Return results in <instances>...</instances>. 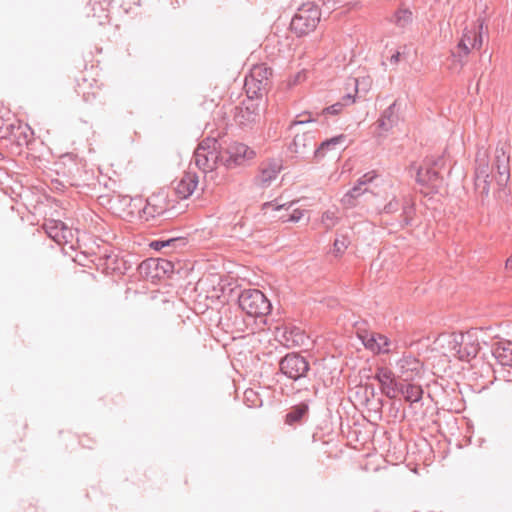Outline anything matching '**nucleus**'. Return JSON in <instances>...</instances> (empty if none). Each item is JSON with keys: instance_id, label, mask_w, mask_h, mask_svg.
Listing matches in <instances>:
<instances>
[{"instance_id": "obj_7", "label": "nucleus", "mask_w": 512, "mask_h": 512, "mask_svg": "<svg viewBox=\"0 0 512 512\" xmlns=\"http://www.w3.org/2000/svg\"><path fill=\"white\" fill-rule=\"evenodd\" d=\"M171 214V205L168 195L165 191L153 193L146 199V204L139 212V217L143 222L155 224V221L163 216Z\"/></svg>"}, {"instance_id": "obj_23", "label": "nucleus", "mask_w": 512, "mask_h": 512, "mask_svg": "<svg viewBox=\"0 0 512 512\" xmlns=\"http://www.w3.org/2000/svg\"><path fill=\"white\" fill-rule=\"evenodd\" d=\"M281 338L283 344L289 348L304 344L305 334L296 326L284 327Z\"/></svg>"}, {"instance_id": "obj_51", "label": "nucleus", "mask_w": 512, "mask_h": 512, "mask_svg": "<svg viewBox=\"0 0 512 512\" xmlns=\"http://www.w3.org/2000/svg\"><path fill=\"white\" fill-rule=\"evenodd\" d=\"M249 393H250V394H253V391H246V392H245V396H246V398H248V394H249Z\"/></svg>"}, {"instance_id": "obj_45", "label": "nucleus", "mask_w": 512, "mask_h": 512, "mask_svg": "<svg viewBox=\"0 0 512 512\" xmlns=\"http://www.w3.org/2000/svg\"><path fill=\"white\" fill-rule=\"evenodd\" d=\"M161 265L162 270L166 273L168 271H172L173 265L170 261L163 260L161 263H158L157 266Z\"/></svg>"}, {"instance_id": "obj_27", "label": "nucleus", "mask_w": 512, "mask_h": 512, "mask_svg": "<svg viewBox=\"0 0 512 512\" xmlns=\"http://www.w3.org/2000/svg\"><path fill=\"white\" fill-rule=\"evenodd\" d=\"M346 136L341 134L338 136H334L330 139H326L323 141L318 148L314 150V156L316 158H322L325 156L327 151L336 150L338 145H342L345 141Z\"/></svg>"}, {"instance_id": "obj_44", "label": "nucleus", "mask_w": 512, "mask_h": 512, "mask_svg": "<svg viewBox=\"0 0 512 512\" xmlns=\"http://www.w3.org/2000/svg\"><path fill=\"white\" fill-rule=\"evenodd\" d=\"M340 102L345 103V106L350 105L355 102V96L348 93L342 97Z\"/></svg>"}, {"instance_id": "obj_32", "label": "nucleus", "mask_w": 512, "mask_h": 512, "mask_svg": "<svg viewBox=\"0 0 512 512\" xmlns=\"http://www.w3.org/2000/svg\"><path fill=\"white\" fill-rule=\"evenodd\" d=\"M402 208V213L400 215L401 222L400 225L402 227L411 225L413 216L415 213V209L412 203L408 200H405L404 203L400 206Z\"/></svg>"}, {"instance_id": "obj_21", "label": "nucleus", "mask_w": 512, "mask_h": 512, "mask_svg": "<svg viewBox=\"0 0 512 512\" xmlns=\"http://www.w3.org/2000/svg\"><path fill=\"white\" fill-rule=\"evenodd\" d=\"M492 354L500 365L512 367V342H496L492 347Z\"/></svg>"}, {"instance_id": "obj_47", "label": "nucleus", "mask_w": 512, "mask_h": 512, "mask_svg": "<svg viewBox=\"0 0 512 512\" xmlns=\"http://www.w3.org/2000/svg\"><path fill=\"white\" fill-rule=\"evenodd\" d=\"M400 56H401V54H400V52H399V51L395 52V53L390 57V62H391L392 64H397V63L399 62V60H400Z\"/></svg>"}, {"instance_id": "obj_33", "label": "nucleus", "mask_w": 512, "mask_h": 512, "mask_svg": "<svg viewBox=\"0 0 512 512\" xmlns=\"http://www.w3.org/2000/svg\"><path fill=\"white\" fill-rule=\"evenodd\" d=\"M338 220L336 213L330 210L325 211L321 217V223L326 230L332 229L338 223Z\"/></svg>"}, {"instance_id": "obj_18", "label": "nucleus", "mask_w": 512, "mask_h": 512, "mask_svg": "<svg viewBox=\"0 0 512 512\" xmlns=\"http://www.w3.org/2000/svg\"><path fill=\"white\" fill-rule=\"evenodd\" d=\"M199 177L195 172H186L175 187V192L179 198L187 199L193 194L198 186Z\"/></svg>"}, {"instance_id": "obj_1", "label": "nucleus", "mask_w": 512, "mask_h": 512, "mask_svg": "<svg viewBox=\"0 0 512 512\" xmlns=\"http://www.w3.org/2000/svg\"><path fill=\"white\" fill-rule=\"evenodd\" d=\"M510 157L504 148H496L492 166H489L485 150H479L475 158V190L482 197L490 192V183L494 179L499 188L505 187L510 179Z\"/></svg>"}, {"instance_id": "obj_3", "label": "nucleus", "mask_w": 512, "mask_h": 512, "mask_svg": "<svg viewBox=\"0 0 512 512\" xmlns=\"http://www.w3.org/2000/svg\"><path fill=\"white\" fill-rule=\"evenodd\" d=\"M279 372L295 384L301 385L309 376L311 371L310 363L305 356L299 352L287 353L279 360Z\"/></svg>"}, {"instance_id": "obj_42", "label": "nucleus", "mask_w": 512, "mask_h": 512, "mask_svg": "<svg viewBox=\"0 0 512 512\" xmlns=\"http://www.w3.org/2000/svg\"><path fill=\"white\" fill-rule=\"evenodd\" d=\"M482 46V35L472 32V48H480Z\"/></svg>"}, {"instance_id": "obj_17", "label": "nucleus", "mask_w": 512, "mask_h": 512, "mask_svg": "<svg viewBox=\"0 0 512 512\" xmlns=\"http://www.w3.org/2000/svg\"><path fill=\"white\" fill-rule=\"evenodd\" d=\"M279 172L280 166L275 162L263 165L259 173L254 177L253 183L259 188H266L276 179Z\"/></svg>"}, {"instance_id": "obj_25", "label": "nucleus", "mask_w": 512, "mask_h": 512, "mask_svg": "<svg viewBox=\"0 0 512 512\" xmlns=\"http://www.w3.org/2000/svg\"><path fill=\"white\" fill-rule=\"evenodd\" d=\"M439 173L432 167H419L416 173V181L424 186H436V182L439 180Z\"/></svg>"}, {"instance_id": "obj_11", "label": "nucleus", "mask_w": 512, "mask_h": 512, "mask_svg": "<svg viewBox=\"0 0 512 512\" xmlns=\"http://www.w3.org/2000/svg\"><path fill=\"white\" fill-rule=\"evenodd\" d=\"M374 379L380 384L381 392L389 399H395L399 394L400 384L395 380L394 373L386 367H378Z\"/></svg>"}, {"instance_id": "obj_35", "label": "nucleus", "mask_w": 512, "mask_h": 512, "mask_svg": "<svg viewBox=\"0 0 512 512\" xmlns=\"http://www.w3.org/2000/svg\"><path fill=\"white\" fill-rule=\"evenodd\" d=\"M166 241L170 242L166 245V248H171L172 250L182 248L187 244V240L184 237H171L167 238Z\"/></svg>"}, {"instance_id": "obj_29", "label": "nucleus", "mask_w": 512, "mask_h": 512, "mask_svg": "<svg viewBox=\"0 0 512 512\" xmlns=\"http://www.w3.org/2000/svg\"><path fill=\"white\" fill-rule=\"evenodd\" d=\"M366 191V189L356 183L349 191H347V193L344 194L341 199V203L347 208L355 207L357 198Z\"/></svg>"}, {"instance_id": "obj_19", "label": "nucleus", "mask_w": 512, "mask_h": 512, "mask_svg": "<svg viewBox=\"0 0 512 512\" xmlns=\"http://www.w3.org/2000/svg\"><path fill=\"white\" fill-rule=\"evenodd\" d=\"M105 271L106 273L124 275L132 267V264L124 257H119L117 254H109L105 256Z\"/></svg>"}, {"instance_id": "obj_50", "label": "nucleus", "mask_w": 512, "mask_h": 512, "mask_svg": "<svg viewBox=\"0 0 512 512\" xmlns=\"http://www.w3.org/2000/svg\"><path fill=\"white\" fill-rule=\"evenodd\" d=\"M8 120H5L2 115H0V130L4 127Z\"/></svg>"}, {"instance_id": "obj_9", "label": "nucleus", "mask_w": 512, "mask_h": 512, "mask_svg": "<svg viewBox=\"0 0 512 512\" xmlns=\"http://www.w3.org/2000/svg\"><path fill=\"white\" fill-rule=\"evenodd\" d=\"M450 346L452 354L461 361H469L476 357L479 351V344L472 340L469 333L455 335Z\"/></svg>"}, {"instance_id": "obj_46", "label": "nucleus", "mask_w": 512, "mask_h": 512, "mask_svg": "<svg viewBox=\"0 0 512 512\" xmlns=\"http://www.w3.org/2000/svg\"><path fill=\"white\" fill-rule=\"evenodd\" d=\"M305 78L304 72H298L295 76L293 81L290 84H297L300 83Z\"/></svg>"}, {"instance_id": "obj_53", "label": "nucleus", "mask_w": 512, "mask_h": 512, "mask_svg": "<svg viewBox=\"0 0 512 512\" xmlns=\"http://www.w3.org/2000/svg\"><path fill=\"white\" fill-rule=\"evenodd\" d=\"M2 158H3V154L0 152V159H2Z\"/></svg>"}, {"instance_id": "obj_6", "label": "nucleus", "mask_w": 512, "mask_h": 512, "mask_svg": "<svg viewBox=\"0 0 512 512\" xmlns=\"http://www.w3.org/2000/svg\"><path fill=\"white\" fill-rule=\"evenodd\" d=\"M239 307L248 316L262 318L271 311V303L258 289H244L238 297Z\"/></svg>"}, {"instance_id": "obj_52", "label": "nucleus", "mask_w": 512, "mask_h": 512, "mask_svg": "<svg viewBox=\"0 0 512 512\" xmlns=\"http://www.w3.org/2000/svg\"><path fill=\"white\" fill-rule=\"evenodd\" d=\"M83 97H84L85 101H88V100H89V98H88V97H86V94H85V93H83Z\"/></svg>"}, {"instance_id": "obj_5", "label": "nucleus", "mask_w": 512, "mask_h": 512, "mask_svg": "<svg viewBox=\"0 0 512 512\" xmlns=\"http://www.w3.org/2000/svg\"><path fill=\"white\" fill-rule=\"evenodd\" d=\"M321 13L312 3H304L293 16L290 29L296 36L301 37L314 31L320 21Z\"/></svg>"}, {"instance_id": "obj_8", "label": "nucleus", "mask_w": 512, "mask_h": 512, "mask_svg": "<svg viewBox=\"0 0 512 512\" xmlns=\"http://www.w3.org/2000/svg\"><path fill=\"white\" fill-rule=\"evenodd\" d=\"M221 153V164L226 169H233L242 166L246 161L254 158L255 152L253 149L244 143L233 142L228 145L225 151Z\"/></svg>"}, {"instance_id": "obj_39", "label": "nucleus", "mask_w": 512, "mask_h": 512, "mask_svg": "<svg viewBox=\"0 0 512 512\" xmlns=\"http://www.w3.org/2000/svg\"><path fill=\"white\" fill-rule=\"evenodd\" d=\"M375 177L376 173L374 171L368 172L364 174L362 177H360L357 183L363 187L364 185H367L368 183L372 182Z\"/></svg>"}, {"instance_id": "obj_49", "label": "nucleus", "mask_w": 512, "mask_h": 512, "mask_svg": "<svg viewBox=\"0 0 512 512\" xmlns=\"http://www.w3.org/2000/svg\"><path fill=\"white\" fill-rule=\"evenodd\" d=\"M505 268H506V269H512V256H511V257H509V258L506 260Z\"/></svg>"}, {"instance_id": "obj_22", "label": "nucleus", "mask_w": 512, "mask_h": 512, "mask_svg": "<svg viewBox=\"0 0 512 512\" xmlns=\"http://www.w3.org/2000/svg\"><path fill=\"white\" fill-rule=\"evenodd\" d=\"M472 44V32H466L463 34L461 40L457 45L456 51H451V57L455 62H458L460 67L465 64V58L469 55Z\"/></svg>"}, {"instance_id": "obj_13", "label": "nucleus", "mask_w": 512, "mask_h": 512, "mask_svg": "<svg viewBox=\"0 0 512 512\" xmlns=\"http://www.w3.org/2000/svg\"><path fill=\"white\" fill-rule=\"evenodd\" d=\"M235 122L241 127H250L260 120L259 104L254 101H244L236 108Z\"/></svg>"}, {"instance_id": "obj_4", "label": "nucleus", "mask_w": 512, "mask_h": 512, "mask_svg": "<svg viewBox=\"0 0 512 512\" xmlns=\"http://www.w3.org/2000/svg\"><path fill=\"white\" fill-rule=\"evenodd\" d=\"M219 144L215 138L207 137L197 146L193 154V162L205 175L221 163V153L218 151Z\"/></svg>"}, {"instance_id": "obj_24", "label": "nucleus", "mask_w": 512, "mask_h": 512, "mask_svg": "<svg viewBox=\"0 0 512 512\" xmlns=\"http://www.w3.org/2000/svg\"><path fill=\"white\" fill-rule=\"evenodd\" d=\"M308 412L309 405L307 402L294 405L285 416V424L292 426L301 423L303 418L308 415Z\"/></svg>"}, {"instance_id": "obj_12", "label": "nucleus", "mask_w": 512, "mask_h": 512, "mask_svg": "<svg viewBox=\"0 0 512 512\" xmlns=\"http://www.w3.org/2000/svg\"><path fill=\"white\" fill-rule=\"evenodd\" d=\"M422 369V363L412 355H403L396 362V373L399 378L405 382L412 381L417 377Z\"/></svg>"}, {"instance_id": "obj_20", "label": "nucleus", "mask_w": 512, "mask_h": 512, "mask_svg": "<svg viewBox=\"0 0 512 512\" xmlns=\"http://www.w3.org/2000/svg\"><path fill=\"white\" fill-rule=\"evenodd\" d=\"M399 121L397 100L387 107L377 121L378 128L384 132L392 129Z\"/></svg>"}, {"instance_id": "obj_40", "label": "nucleus", "mask_w": 512, "mask_h": 512, "mask_svg": "<svg viewBox=\"0 0 512 512\" xmlns=\"http://www.w3.org/2000/svg\"><path fill=\"white\" fill-rule=\"evenodd\" d=\"M169 243L170 242L166 241V239H159V240L152 241L149 246L153 250L159 251V250L166 248V245H168Z\"/></svg>"}, {"instance_id": "obj_26", "label": "nucleus", "mask_w": 512, "mask_h": 512, "mask_svg": "<svg viewBox=\"0 0 512 512\" xmlns=\"http://www.w3.org/2000/svg\"><path fill=\"white\" fill-rule=\"evenodd\" d=\"M399 394H402L406 401L416 403L422 399L423 389L421 386L412 383L400 384Z\"/></svg>"}, {"instance_id": "obj_37", "label": "nucleus", "mask_w": 512, "mask_h": 512, "mask_svg": "<svg viewBox=\"0 0 512 512\" xmlns=\"http://www.w3.org/2000/svg\"><path fill=\"white\" fill-rule=\"evenodd\" d=\"M291 205H292V203H289V204H274V202L271 201V202L264 203L262 205V210L267 212V210L269 208H272L273 210H280V209H283V208L288 209Z\"/></svg>"}, {"instance_id": "obj_43", "label": "nucleus", "mask_w": 512, "mask_h": 512, "mask_svg": "<svg viewBox=\"0 0 512 512\" xmlns=\"http://www.w3.org/2000/svg\"><path fill=\"white\" fill-rule=\"evenodd\" d=\"M303 216V212L301 210H294L292 214L289 215L286 221L290 222H298Z\"/></svg>"}, {"instance_id": "obj_31", "label": "nucleus", "mask_w": 512, "mask_h": 512, "mask_svg": "<svg viewBox=\"0 0 512 512\" xmlns=\"http://www.w3.org/2000/svg\"><path fill=\"white\" fill-rule=\"evenodd\" d=\"M412 12L408 9H398L393 17L392 22L401 28H405L412 22Z\"/></svg>"}, {"instance_id": "obj_48", "label": "nucleus", "mask_w": 512, "mask_h": 512, "mask_svg": "<svg viewBox=\"0 0 512 512\" xmlns=\"http://www.w3.org/2000/svg\"><path fill=\"white\" fill-rule=\"evenodd\" d=\"M109 22V15L107 13H105L103 16H99V21L98 23L100 25H103L105 23Z\"/></svg>"}, {"instance_id": "obj_41", "label": "nucleus", "mask_w": 512, "mask_h": 512, "mask_svg": "<svg viewBox=\"0 0 512 512\" xmlns=\"http://www.w3.org/2000/svg\"><path fill=\"white\" fill-rule=\"evenodd\" d=\"M323 6L327 9H335L337 6L341 5L344 0H319Z\"/></svg>"}, {"instance_id": "obj_14", "label": "nucleus", "mask_w": 512, "mask_h": 512, "mask_svg": "<svg viewBox=\"0 0 512 512\" xmlns=\"http://www.w3.org/2000/svg\"><path fill=\"white\" fill-rule=\"evenodd\" d=\"M359 338L361 339L364 347L374 354H388L390 352L391 342L388 337L383 334L365 332L359 334Z\"/></svg>"}, {"instance_id": "obj_34", "label": "nucleus", "mask_w": 512, "mask_h": 512, "mask_svg": "<svg viewBox=\"0 0 512 512\" xmlns=\"http://www.w3.org/2000/svg\"><path fill=\"white\" fill-rule=\"evenodd\" d=\"M349 244V240L346 236H342L341 238H336L333 244V254L335 256L342 255L347 249Z\"/></svg>"}, {"instance_id": "obj_36", "label": "nucleus", "mask_w": 512, "mask_h": 512, "mask_svg": "<svg viewBox=\"0 0 512 512\" xmlns=\"http://www.w3.org/2000/svg\"><path fill=\"white\" fill-rule=\"evenodd\" d=\"M401 204L396 198L390 200L383 208V212L386 214H393L400 209Z\"/></svg>"}, {"instance_id": "obj_30", "label": "nucleus", "mask_w": 512, "mask_h": 512, "mask_svg": "<svg viewBox=\"0 0 512 512\" xmlns=\"http://www.w3.org/2000/svg\"><path fill=\"white\" fill-rule=\"evenodd\" d=\"M272 75L271 68L265 66H255L250 73V76L254 78L260 86L266 89L268 85V78Z\"/></svg>"}, {"instance_id": "obj_2", "label": "nucleus", "mask_w": 512, "mask_h": 512, "mask_svg": "<svg viewBox=\"0 0 512 512\" xmlns=\"http://www.w3.org/2000/svg\"><path fill=\"white\" fill-rule=\"evenodd\" d=\"M33 135L34 132L28 124L8 120L0 130V141L10 154L20 155L33 141Z\"/></svg>"}, {"instance_id": "obj_28", "label": "nucleus", "mask_w": 512, "mask_h": 512, "mask_svg": "<svg viewBox=\"0 0 512 512\" xmlns=\"http://www.w3.org/2000/svg\"><path fill=\"white\" fill-rule=\"evenodd\" d=\"M244 88L248 97L247 101H254V99L261 98L266 90L251 76L246 78Z\"/></svg>"}, {"instance_id": "obj_38", "label": "nucleus", "mask_w": 512, "mask_h": 512, "mask_svg": "<svg viewBox=\"0 0 512 512\" xmlns=\"http://www.w3.org/2000/svg\"><path fill=\"white\" fill-rule=\"evenodd\" d=\"M312 392L314 396H317L319 392V387L317 385L312 384L311 386L305 385L303 387L295 388L296 394H301L303 392Z\"/></svg>"}, {"instance_id": "obj_16", "label": "nucleus", "mask_w": 512, "mask_h": 512, "mask_svg": "<svg viewBox=\"0 0 512 512\" xmlns=\"http://www.w3.org/2000/svg\"><path fill=\"white\" fill-rule=\"evenodd\" d=\"M344 107H345V103L338 101V102L322 109V111L320 113H316L315 117L312 112H304L303 114L298 116V117H303V119L292 121L289 126V129L292 130L295 127H297L298 125L317 121L319 116L338 115L343 110Z\"/></svg>"}, {"instance_id": "obj_10", "label": "nucleus", "mask_w": 512, "mask_h": 512, "mask_svg": "<svg viewBox=\"0 0 512 512\" xmlns=\"http://www.w3.org/2000/svg\"><path fill=\"white\" fill-rule=\"evenodd\" d=\"M46 234L57 244H68L73 239L72 230L62 221L49 219L43 224Z\"/></svg>"}, {"instance_id": "obj_15", "label": "nucleus", "mask_w": 512, "mask_h": 512, "mask_svg": "<svg viewBox=\"0 0 512 512\" xmlns=\"http://www.w3.org/2000/svg\"><path fill=\"white\" fill-rule=\"evenodd\" d=\"M316 147L315 137L312 132L296 133L293 142L289 146L291 152L301 158H306Z\"/></svg>"}]
</instances>
